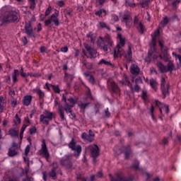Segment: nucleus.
Returning a JSON list of instances; mask_svg holds the SVG:
<instances>
[{
    "label": "nucleus",
    "mask_w": 181,
    "mask_h": 181,
    "mask_svg": "<svg viewBox=\"0 0 181 181\" xmlns=\"http://www.w3.org/2000/svg\"><path fill=\"white\" fill-rule=\"evenodd\" d=\"M19 21H21V13L18 11H9L0 19V26L4 23H18Z\"/></svg>",
    "instance_id": "obj_1"
},
{
    "label": "nucleus",
    "mask_w": 181,
    "mask_h": 181,
    "mask_svg": "<svg viewBox=\"0 0 181 181\" xmlns=\"http://www.w3.org/2000/svg\"><path fill=\"white\" fill-rule=\"evenodd\" d=\"M100 40H98V46H99L105 53H108V49H110V47H112V40H111L110 35L105 34L104 38L100 37Z\"/></svg>",
    "instance_id": "obj_2"
},
{
    "label": "nucleus",
    "mask_w": 181,
    "mask_h": 181,
    "mask_svg": "<svg viewBox=\"0 0 181 181\" xmlns=\"http://www.w3.org/2000/svg\"><path fill=\"white\" fill-rule=\"evenodd\" d=\"M53 119V112L47 110L44 111V115H40V121L45 125H49V121Z\"/></svg>",
    "instance_id": "obj_3"
},
{
    "label": "nucleus",
    "mask_w": 181,
    "mask_h": 181,
    "mask_svg": "<svg viewBox=\"0 0 181 181\" xmlns=\"http://www.w3.org/2000/svg\"><path fill=\"white\" fill-rule=\"evenodd\" d=\"M59 16V11L55 12V13L52 14L49 19L45 21V26H49V25H52V23H54L55 26H59L60 25V22L59 21V18H57Z\"/></svg>",
    "instance_id": "obj_4"
},
{
    "label": "nucleus",
    "mask_w": 181,
    "mask_h": 181,
    "mask_svg": "<svg viewBox=\"0 0 181 181\" xmlns=\"http://www.w3.org/2000/svg\"><path fill=\"white\" fill-rule=\"evenodd\" d=\"M61 163L63 166H65L66 169H73V155H66L61 160Z\"/></svg>",
    "instance_id": "obj_5"
},
{
    "label": "nucleus",
    "mask_w": 181,
    "mask_h": 181,
    "mask_svg": "<svg viewBox=\"0 0 181 181\" xmlns=\"http://www.w3.org/2000/svg\"><path fill=\"white\" fill-rule=\"evenodd\" d=\"M110 181H132L134 177H124V175L122 173H117L115 177L112 175L110 174Z\"/></svg>",
    "instance_id": "obj_6"
},
{
    "label": "nucleus",
    "mask_w": 181,
    "mask_h": 181,
    "mask_svg": "<svg viewBox=\"0 0 181 181\" xmlns=\"http://www.w3.org/2000/svg\"><path fill=\"white\" fill-rule=\"evenodd\" d=\"M160 88L163 95V98H166V96L169 95V88H170V86L169 83H166V80L163 77L161 78Z\"/></svg>",
    "instance_id": "obj_7"
},
{
    "label": "nucleus",
    "mask_w": 181,
    "mask_h": 181,
    "mask_svg": "<svg viewBox=\"0 0 181 181\" xmlns=\"http://www.w3.org/2000/svg\"><path fill=\"white\" fill-rule=\"evenodd\" d=\"M85 48L86 49L88 54H87V52L86 51H83V54L86 56L87 57H90V59H95L97 57V50L94 48H91L90 45L86 44Z\"/></svg>",
    "instance_id": "obj_8"
},
{
    "label": "nucleus",
    "mask_w": 181,
    "mask_h": 181,
    "mask_svg": "<svg viewBox=\"0 0 181 181\" xmlns=\"http://www.w3.org/2000/svg\"><path fill=\"white\" fill-rule=\"evenodd\" d=\"M19 149V144L18 143L13 141L11 148L8 149V156L11 158L16 156L18 155V151Z\"/></svg>",
    "instance_id": "obj_9"
},
{
    "label": "nucleus",
    "mask_w": 181,
    "mask_h": 181,
    "mask_svg": "<svg viewBox=\"0 0 181 181\" xmlns=\"http://www.w3.org/2000/svg\"><path fill=\"white\" fill-rule=\"evenodd\" d=\"M90 156L93 158V162H95V159L100 156V148L95 144L94 146H90Z\"/></svg>",
    "instance_id": "obj_10"
},
{
    "label": "nucleus",
    "mask_w": 181,
    "mask_h": 181,
    "mask_svg": "<svg viewBox=\"0 0 181 181\" xmlns=\"http://www.w3.org/2000/svg\"><path fill=\"white\" fill-rule=\"evenodd\" d=\"M69 148L71 149V151H74L77 153V156L81 153V146L76 145V141H74V139H72V140L69 144Z\"/></svg>",
    "instance_id": "obj_11"
},
{
    "label": "nucleus",
    "mask_w": 181,
    "mask_h": 181,
    "mask_svg": "<svg viewBox=\"0 0 181 181\" xmlns=\"http://www.w3.org/2000/svg\"><path fill=\"white\" fill-rule=\"evenodd\" d=\"M124 54L127 57V54H125V50H124V49H122V47H119V45H117L114 49L115 59H117L118 57L122 58V56H124Z\"/></svg>",
    "instance_id": "obj_12"
},
{
    "label": "nucleus",
    "mask_w": 181,
    "mask_h": 181,
    "mask_svg": "<svg viewBox=\"0 0 181 181\" xmlns=\"http://www.w3.org/2000/svg\"><path fill=\"white\" fill-rule=\"evenodd\" d=\"M40 153L46 159H49V158H50V154H49V151H47V146H46V141H45V140L42 141V148L40 151Z\"/></svg>",
    "instance_id": "obj_13"
},
{
    "label": "nucleus",
    "mask_w": 181,
    "mask_h": 181,
    "mask_svg": "<svg viewBox=\"0 0 181 181\" xmlns=\"http://www.w3.org/2000/svg\"><path fill=\"white\" fill-rule=\"evenodd\" d=\"M158 35H159V30H158V31H156L154 33V35L152 36V42L151 45L153 46V54H152V59H153V60H156V59H158V55H156V54H155V46H156V36H158Z\"/></svg>",
    "instance_id": "obj_14"
},
{
    "label": "nucleus",
    "mask_w": 181,
    "mask_h": 181,
    "mask_svg": "<svg viewBox=\"0 0 181 181\" xmlns=\"http://www.w3.org/2000/svg\"><path fill=\"white\" fill-rule=\"evenodd\" d=\"M134 25L137 29V30L142 35L144 34V31L145 30V28L144 27V24L141 21H139V19L138 18V16H135L134 20Z\"/></svg>",
    "instance_id": "obj_15"
},
{
    "label": "nucleus",
    "mask_w": 181,
    "mask_h": 181,
    "mask_svg": "<svg viewBox=\"0 0 181 181\" xmlns=\"http://www.w3.org/2000/svg\"><path fill=\"white\" fill-rule=\"evenodd\" d=\"M107 84L110 86L112 94H119V87H118V85L114 81H108Z\"/></svg>",
    "instance_id": "obj_16"
},
{
    "label": "nucleus",
    "mask_w": 181,
    "mask_h": 181,
    "mask_svg": "<svg viewBox=\"0 0 181 181\" xmlns=\"http://www.w3.org/2000/svg\"><path fill=\"white\" fill-rule=\"evenodd\" d=\"M25 33L30 37H35V33H33V28H32V24L29 22L25 25Z\"/></svg>",
    "instance_id": "obj_17"
},
{
    "label": "nucleus",
    "mask_w": 181,
    "mask_h": 181,
    "mask_svg": "<svg viewBox=\"0 0 181 181\" xmlns=\"http://www.w3.org/2000/svg\"><path fill=\"white\" fill-rule=\"evenodd\" d=\"M52 170L49 173V177H52L54 180L55 179H57V175H56V170H57V168H59V165L57 163H53L52 164Z\"/></svg>",
    "instance_id": "obj_18"
},
{
    "label": "nucleus",
    "mask_w": 181,
    "mask_h": 181,
    "mask_svg": "<svg viewBox=\"0 0 181 181\" xmlns=\"http://www.w3.org/2000/svg\"><path fill=\"white\" fill-rule=\"evenodd\" d=\"M33 93H36L39 96V100L41 103H43V98H45V92L42 91L40 88H36L33 90Z\"/></svg>",
    "instance_id": "obj_19"
},
{
    "label": "nucleus",
    "mask_w": 181,
    "mask_h": 181,
    "mask_svg": "<svg viewBox=\"0 0 181 181\" xmlns=\"http://www.w3.org/2000/svg\"><path fill=\"white\" fill-rule=\"evenodd\" d=\"M8 135L11 136V138H18L19 137V128L16 129H10L8 131Z\"/></svg>",
    "instance_id": "obj_20"
},
{
    "label": "nucleus",
    "mask_w": 181,
    "mask_h": 181,
    "mask_svg": "<svg viewBox=\"0 0 181 181\" xmlns=\"http://www.w3.org/2000/svg\"><path fill=\"white\" fill-rule=\"evenodd\" d=\"M6 107V98L4 96H0V114L4 112V108Z\"/></svg>",
    "instance_id": "obj_21"
},
{
    "label": "nucleus",
    "mask_w": 181,
    "mask_h": 181,
    "mask_svg": "<svg viewBox=\"0 0 181 181\" xmlns=\"http://www.w3.org/2000/svg\"><path fill=\"white\" fill-rule=\"evenodd\" d=\"M156 65L160 73H168V70H166V66H165L162 62H158Z\"/></svg>",
    "instance_id": "obj_22"
},
{
    "label": "nucleus",
    "mask_w": 181,
    "mask_h": 181,
    "mask_svg": "<svg viewBox=\"0 0 181 181\" xmlns=\"http://www.w3.org/2000/svg\"><path fill=\"white\" fill-rule=\"evenodd\" d=\"M166 70L167 72L169 71V73H172L173 70L175 71L176 67L175 66V64H173V62H172L171 61H169L166 66Z\"/></svg>",
    "instance_id": "obj_23"
},
{
    "label": "nucleus",
    "mask_w": 181,
    "mask_h": 181,
    "mask_svg": "<svg viewBox=\"0 0 181 181\" xmlns=\"http://www.w3.org/2000/svg\"><path fill=\"white\" fill-rule=\"evenodd\" d=\"M58 112L61 119L64 121L66 119V117H64V109H63V106L62 105H59Z\"/></svg>",
    "instance_id": "obj_24"
},
{
    "label": "nucleus",
    "mask_w": 181,
    "mask_h": 181,
    "mask_svg": "<svg viewBox=\"0 0 181 181\" xmlns=\"http://www.w3.org/2000/svg\"><path fill=\"white\" fill-rule=\"evenodd\" d=\"M124 158L129 159V156L131 155V146L127 145V147H124Z\"/></svg>",
    "instance_id": "obj_25"
},
{
    "label": "nucleus",
    "mask_w": 181,
    "mask_h": 181,
    "mask_svg": "<svg viewBox=\"0 0 181 181\" xmlns=\"http://www.w3.org/2000/svg\"><path fill=\"white\" fill-rule=\"evenodd\" d=\"M132 74H139V67H138L136 65L133 64L131 66V70H130Z\"/></svg>",
    "instance_id": "obj_26"
},
{
    "label": "nucleus",
    "mask_w": 181,
    "mask_h": 181,
    "mask_svg": "<svg viewBox=\"0 0 181 181\" xmlns=\"http://www.w3.org/2000/svg\"><path fill=\"white\" fill-rule=\"evenodd\" d=\"M81 137L85 141H88V142H93L94 141V139H93L91 136H90L87 133L84 132L82 134Z\"/></svg>",
    "instance_id": "obj_27"
},
{
    "label": "nucleus",
    "mask_w": 181,
    "mask_h": 181,
    "mask_svg": "<svg viewBox=\"0 0 181 181\" xmlns=\"http://www.w3.org/2000/svg\"><path fill=\"white\" fill-rule=\"evenodd\" d=\"M117 37L119 39V43L117 46H119V47H124L125 46V38H122V35L121 34H118Z\"/></svg>",
    "instance_id": "obj_28"
},
{
    "label": "nucleus",
    "mask_w": 181,
    "mask_h": 181,
    "mask_svg": "<svg viewBox=\"0 0 181 181\" xmlns=\"http://www.w3.org/2000/svg\"><path fill=\"white\" fill-rule=\"evenodd\" d=\"M152 54H153V50H148V56L145 58V62L151 63V62H152Z\"/></svg>",
    "instance_id": "obj_29"
},
{
    "label": "nucleus",
    "mask_w": 181,
    "mask_h": 181,
    "mask_svg": "<svg viewBox=\"0 0 181 181\" xmlns=\"http://www.w3.org/2000/svg\"><path fill=\"white\" fill-rule=\"evenodd\" d=\"M30 103H32V96L27 95V96L24 97V100H23L24 105L28 106L30 104Z\"/></svg>",
    "instance_id": "obj_30"
},
{
    "label": "nucleus",
    "mask_w": 181,
    "mask_h": 181,
    "mask_svg": "<svg viewBox=\"0 0 181 181\" xmlns=\"http://www.w3.org/2000/svg\"><path fill=\"white\" fill-rule=\"evenodd\" d=\"M99 66H101L102 64H105V66H109L110 67H114V65L110 62H107L105 59H101L99 63Z\"/></svg>",
    "instance_id": "obj_31"
},
{
    "label": "nucleus",
    "mask_w": 181,
    "mask_h": 181,
    "mask_svg": "<svg viewBox=\"0 0 181 181\" xmlns=\"http://www.w3.org/2000/svg\"><path fill=\"white\" fill-rule=\"evenodd\" d=\"M83 64L88 69V70L93 69V63L87 62V61L83 60Z\"/></svg>",
    "instance_id": "obj_32"
},
{
    "label": "nucleus",
    "mask_w": 181,
    "mask_h": 181,
    "mask_svg": "<svg viewBox=\"0 0 181 181\" xmlns=\"http://www.w3.org/2000/svg\"><path fill=\"white\" fill-rule=\"evenodd\" d=\"M150 85L151 86L152 88L156 91L158 87V82L153 79L150 80Z\"/></svg>",
    "instance_id": "obj_33"
},
{
    "label": "nucleus",
    "mask_w": 181,
    "mask_h": 181,
    "mask_svg": "<svg viewBox=\"0 0 181 181\" xmlns=\"http://www.w3.org/2000/svg\"><path fill=\"white\" fill-rule=\"evenodd\" d=\"M123 21H125V23L127 25L128 22H130V21H132V18H131V16H129V14H124Z\"/></svg>",
    "instance_id": "obj_34"
},
{
    "label": "nucleus",
    "mask_w": 181,
    "mask_h": 181,
    "mask_svg": "<svg viewBox=\"0 0 181 181\" xmlns=\"http://www.w3.org/2000/svg\"><path fill=\"white\" fill-rule=\"evenodd\" d=\"M180 2H181V0H173V1L172 2L173 9L174 10L177 9V5H179Z\"/></svg>",
    "instance_id": "obj_35"
},
{
    "label": "nucleus",
    "mask_w": 181,
    "mask_h": 181,
    "mask_svg": "<svg viewBox=\"0 0 181 181\" xmlns=\"http://www.w3.org/2000/svg\"><path fill=\"white\" fill-rule=\"evenodd\" d=\"M87 37H89L91 43H94L95 42V35L93 34V33H89L87 35Z\"/></svg>",
    "instance_id": "obj_36"
},
{
    "label": "nucleus",
    "mask_w": 181,
    "mask_h": 181,
    "mask_svg": "<svg viewBox=\"0 0 181 181\" xmlns=\"http://www.w3.org/2000/svg\"><path fill=\"white\" fill-rule=\"evenodd\" d=\"M13 121H14L13 127H15V125H19L21 124V120L19 116L18 115V114L16 115Z\"/></svg>",
    "instance_id": "obj_37"
},
{
    "label": "nucleus",
    "mask_w": 181,
    "mask_h": 181,
    "mask_svg": "<svg viewBox=\"0 0 181 181\" xmlns=\"http://www.w3.org/2000/svg\"><path fill=\"white\" fill-rule=\"evenodd\" d=\"M89 105H90V103H79V104H78L79 108H81V110H83V112H84V110H86V107H88Z\"/></svg>",
    "instance_id": "obj_38"
},
{
    "label": "nucleus",
    "mask_w": 181,
    "mask_h": 181,
    "mask_svg": "<svg viewBox=\"0 0 181 181\" xmlns=\"http://www.w3.org/2000/svg\"><path fill=\"white\" fill-rule=\"evenodd\" d=\"M160 49H161L162 54L164 56V59L165 60H168V49H166V48H165V47L160 48Z\"/></svg>",
    "instance_id": "obj_39"
},
{
    "label": "nucleus",
    "mask_w": 181,
    "mask_h": 181,
    "mask_svg": "<svg viewBox=\"0 0 181 181\" xmlns=\"http://www.w3.org/2000/svg\"><path fill=\"white\" fill-rule=\"evenodd\" d=\"M99 26L101 28V29H104V28H105V29H107V30H111L110 26L107 25V24L104 22H100Z\"/></svg>",
    "instance_id": "obj_40"
},
{
    "label": "nucleus",
    "mask_w": 181,
    "mask_h": 181,
    "mask_svg": "<svg viewBox=\"0 0 181 181\" xmlns=\"http://www.w3.org/2000/svg\"><path fill=\"white\" fill-rule=\"evenodd\" d=\"M64 110L66 111V114H69V112L70 113L73 112V110H71V106L67 103L65 105Z\"/></svg>",
    "instance_id": "obj_41"
},
{
    "label": "nucleus",
    "mask_w": 181,
    "mask_h": 181,
    "mask_svg": "<svg viewBox=\"0 0 181 181\" xmlns=\"http://www.w3.org/2000/svg\"><path fill=\"white\" fill-rule=\"evenodd\" d=\"M65 13L67 16H69V17L73 16V9L71 8H66L65 10Z\"/></svg>",
    "instance_id": "obj_42"
},
{
    "label": "nucleus",
    "mask_w": 181,
    "mask_h": 181,
    "mask_svg": "<svg viewBox=\"0 0 181 181\" xmlns=\"http://www.w3.org/2000/svg\"><path fill=\"white\" fill-rule=\"evenodd\" d=\"M50 87L53 88L54 93H57L58 94L60 93V88H59V86L50 85Z\"/></svg>",
    "instance_id": "obj_43"
},
{
    "label": "nucleus",
    "mask_w": 181,
    "mask_h": 181,
    "mask_svg": "<svg viewBox=\"0 0 181 181\" xmlns=\"http://www.w3.org/2000/svg\"><path fill=\"white\" fill-rule=\"evenodd\" d=\"M149 2H151V1H149V0H146L143 2H141L140 4L141 5V8H146V6H148L149 5Z\"/></svg>",
    "instance_id": "obj_44"
},
{
    "label": "nucleus",
    "mask_w": 181,
    "mask_h": 181,
    "mask_svg": "<svg viewBox=\"0 0 181 181\" xmlns=\"http://www.w3.org/2000/svg\"><path fill=\"white\" fill-rule=\"evenodd\" d=\"M103 13H104V15H105V10L100 9V10L96 11L95 13V15H97L98 16H101V15H103Z\"/></svg>",
    "instance_id": "obj_45"
},
{
    "label": "nucleus",
    "mask_w": 181,
    "mask_h": 181,
    "mask_svg": "<svg viewBox=\"0 0 181 181\" xmlns=\"http://www.w3.org/2000/svg\"><path fill=\"white\" fill-rule=\"evenodd\" d=\"M105 3V0H96V6H103Z\"/></svg>",
    "instance_id": "obj_46"
},
{
    "label": "nucleus",
    "mask_w": 181,
    "mask_h": 181,
    "mask_svg": "<svg viewBox=\"0 0 181 181\" xmlns=\"http://www.w3.org/2000/svg\"><path fill=\"white\" fill-rule=\"evenodd\" d=\"M169 23V20L168 19V17H165L163 21L160 22V25L163 27L165 25H168Z\"/></svg>",
    "instance_id": "obj_47"
},
{
    "label": "nucleus",
    "mask_w": 181,
    "mask_h": 181,
    "mask_svg": "<svg viewBox=\"0 0 181 181\" xmlns=\"http://www.w3.org/2000/svg\"><path fill=\"white\" fill-rule=\"evenodd\" d=\"M30 152V146L28 145L25 148V156H28L29 155V153Z\"/></svg>",
    "instance_id": "obj_48"
},
{
    "label": "nucleus",
    "mask_w": 181,
    "mask_h": 181,
    "mask_svg": "<svg viewBox=\"0 0 181 181\" xmlns=\"http://www.w3.org/2000/svg\"><path fill=\"white\" fill-rule=\"evenodd\" d=\"M127 57H128V59H129L132 58V50L131 49V46H129Z\"/></svg>",
    "instance_id": "obj_49"
},
{
    "label": "nucleus",
    "mask_w": 181,
    "mask_h": 181,
    "mask_svg": "<svg viewBox=\"0 0 181 181\" xmlns=\"http://www.w3.org/2000/svg\"><path fill=\"white\" fill-rule=\"evenodd\" d=\"M132 168H134L135 170H138L139 169V161H135Z\"/></svg>",
    "instance_id": "obj_50"
},
{
    "label": "nucleus",
    "mask_w": 181,
    "mask_h": 181,
    "mask_svg": "<svg viewBox=\"0 0 181 181\" xmlns=\"http://www.w3.org/2000/svg\"><path fill=\"white\" fill-rule=\"evenodd\" d=\"M88 81L91 83V84H95V79L93 75L89 76Z\"/></svg>",
    "instance_id": "obj_51"
},
{
    "label": "nucleus",
    "mask_w": 181,
    "mask_h": 181,
    "mask_svg": "<svg viewBox=\"0 0 181 181\" xmlns=\"http://www.w3.org/2000/svg\"><path fill=\"white\" fill-rule=\"evenodd\" d=\"M50 12H52V6H49L45 11V16H49V15H50Z\"/></svg>",
    "instance_id": "obj_52"
},
{
    "label": "nucleus",
    "mask_w": 181,
    "mask_h": 181,
    "mask_svg": "<svg viewBox=\"0 0 181 181\" xmlns=\"http://www.w3.org/2000/svg\"><path fill=\"white\" fill-rule=\"evenodd\" d=\"M29 131H30V135H33V134H36L37 129H36L35 127H33L30 128Z\"/></svg>",
    "instance_id": "obj_53"
},
{
    "label": "nucleus",
    "mask_w": 181,
    "mask_h": 181,
    "mask_svg": "<svg viewBox=\"0 0 181 181\" xmlns=\"http://www.w3.org/2000/svg\"><path fill=\"white\" fill-rule=\"evenodd\" d=\"M162 144H163V145H168L169 140L168 139V138L164 137L163 141H162Z\"/></svg>",
    "instance_id": "obj_54"
},
{
    "label": "nucleus",
    "mask_w": 181,
    "mask_h": 181,
    "mask_svg": "<svg viewBox=\"0 0 181 181\" xmlns=\"http://www.w3.org/2000/svg\"><path fill=\"white\" fill-rule=\"evenodd\" d=\"M40 50L41 53H46V52H47V48H46V47L45 46H42V47H40Z\"/></svg>",
    "instance_id": "obj_55"
},
{
    "label": "nucleus",
    "mask_w": 181,
    "mask_h": 181,
    "mask_svg": "<svg viewBox=\"0 0 181 181\" xmlns=\"http://www.w3.org/2000/svg\"><path fill=\"white\" fill-rule=\"evenodd\" d=\"M112 20L114 21V22H118V21H119L118 16L113 14V15H112Z\"/></svg>",
    "instance_id": "obj_56"
},
{
    "label": "nucleus",
    "mask_w": 181,
    "mask_h": 181,
    "mask_svg": "<svg viewBox=\"0 0 181 181\" xmlns=\"http://www.w3.org/2000/svg\"><path fill=\"white\" fill-rule=\"evenodd\" d=\"M110 115H111V113H110V112L108 111V108L105 110V117H107V118H109Z\"/></svg>",
    "instance_id": "obj_57"
},
{
    "label": "nucleus",
    "mask_w": 181,
    "mask_h": 181,
    "mask_svg": "<svg viewBox=\"0 0 181 181\" xmlns=\"http://www.w3.org/2000/svg\"><path fill=\"white\" fill-rule=\"evenodd\" d=\"M13 76L18 77V76H19V70L18 69H14V71L13 73Z\"/></svg>",
    "instance_id": "obj_58"
},
{
    "label": "nucleus",
    "mask_w": 181,
    "mask_h": 181,
    "mask_svg": "<svg viewBox=\"0 0 181 181\" xmlns=\"http://www.w3.org/2000/svg\"><path fill=\"white\" fill-rule=\"evenodd\" d=\"M21 41L23 42L24 45H28V38H26V37H23L21 39Z\"/></svg>",
    "instance_id": "obj_59"
},
{
    "label": "nucleus",
    "mask_w": 181,
    "mask_h": 181,
    "mask_svg": "<svg viewBox=\"0 0 181 181\" xmlns=\"http://www.w3.org/2000/svg\"><path fill=\"white\" fill-rule=\"evenodd\" d=\"M155 110V107H153V105H151V109H150V112H151V115L152 117V118H153V111Z\"/></svg>",
    "instance_id": "obj_60"
},
{
    "label": "nucleus",
    "mask_w": 181,
    "mask_h": 181,
    "mask_svg": "<svg viewBox=\"0 0 181 181\" xmlns=\"http://www.w3.org/2000/svg\"><path fill=\"white\" fill-rule=\"evenodd\" d=\"M69 50V48L67 47H64L61 48V52H63L64 53H67Z\"/></svg>",
    "instance_id": "obj_61"
},
{
    "label": "nucleus",
    "mask_w": 181,
    "mask_h": 181,
    "mask_svg": "<svg viewBox=\"0 0 181 181\" xmlns=\"http://www.w3.org/2000/svg\"><path fill=\"white\" fill-rule=\"evenodd\" d=\"M57 5H58V6H60V8H62L64 5V1H57Z\"/></svg>",
    "instance_id": "obj_62"
},
{
    "label": "nucleus",
    "mask_w": 181,
    "mask_h": 181,
    "mask_svg": "<svg viewBox=\"0 0 181 181\" xmlns=\"http://www.w3.org/2000/svg\"><path fill=\"white\" fill-rule=\"evenodd\" d=\"M87 97H88V98H90V100H93V95H91V90H90V89H89V90L87 93Z\"/></svg>",
    "instance_id": "obj_63"
},
{
    "label": "nucleus",
    "mask_w": 181,
    "mask_h": 181,
    "mask_svg": "<svg viewBox=\"0 0 181 181\" xmlns=\"http://www.w3.org/2000/svg\"><path fill=\"white\" fill-rule=\"evenodd\" d=\"M96 177H103V173L101 171H98L96 173Z\"/></svg>",
    "instance_id": "obj_64"
}]
</instances>
